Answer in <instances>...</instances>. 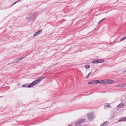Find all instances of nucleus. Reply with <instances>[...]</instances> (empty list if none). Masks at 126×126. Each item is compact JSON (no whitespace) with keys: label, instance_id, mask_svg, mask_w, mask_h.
Here are the masks:
<instances>
[{"label":"nucleus","instance_id":"nucleus-1","mask_svg":"<svg viewBox=\"0 0 126 126\" xmlns=\"http://www.w3.org/2000/svg\"><path fill=\"white\" fill-rule=\"evenodd\" d=\"M114 81L111 80H104L101 81L99 80H94L88 82V83L89 84H96L99 83L102 84H109L113 83Z\"/></svg>","mask_w":126,"mask_h":126},{"label":"nucleus","instance_id":"nucleus-2","mask_svg":"<svg viewBox=\"0 0 126 126\" xmlns=\"http://www.w3.org/2000/svg\"><path fill=\"white\" fill-rule=\"evenodd\" d=\"M44 77H41L38 78L32 83L28 84V87L30 88L34 85H37V83H39L40 81L44 79Z\"/></svg>","mask_w":126,"mask_h":126},{"label":"nucleus","instance_id":"nucleus-3","mask_svg":"<svg viewBox=\"0 0 126 126\" xmlns=\"http://www.w3.org/2000/svg\"><path fill=\"white\" fill-rule=\"evenodd\" d=\"M37 15L36 13H33L28 15L26 18L27 19L30 21L33 20L36 17Z\"/></svg>","mask_w":126,"mask_h":126},{"label":"nucleus","instance_id":"nucleus-4","mask_svg":"<svg viewBox=\"0 0 126 126\" xmlns=\"http://www.w3.org/2000/svg\"><path fill=\"white\" fill-rule=\"evenodd\" d=\"M88 119L90 121L92 120L93 119L95 118L94 114L93 112H91L87 115Z\"/></svg>","mask_w":126,"mask_h":126},{"label":"nucleus","instance_id":"nucleus-5","mask_svg":"<svg viewBox=\"0 0 126 126\" xmlns=\"http://www.w3.org/2000/svg\"><path fill=\"white\" fill-rule=\"evenodd\" d=\"M86 121V120L85 119H80L76 122V124L77 125L76 126H81L80 124L83 122H85Z\"/></svg>","mask_w":126,"mask_h":126},{"label":"nucleus","instance_id":"nucleus-6","mask_svg":"<svg viewBox=\"0 0 126 126\" xmlns=\"http://www.w3.org/2000/svg\"><path fill=\"white\" fill-rule=\"evenodd\" d=\"M42 30L41 29L36 32L34 35V37H35V36L37 35H38L40 34L42 32Z\"/></svg>","mask_w":126,"mask_h":126},{"label":"nucleus","instance_id":"nucleus-7","mask_svg":"<svg viewBox=\"0 0 126 126\" xmlns=\"http://www.w3.org/2000/svg\"><path fill=\"white\" fill-rule=\"evenodd\" d=\"M109 122L108 121H107L105 122L102 123L100 126H105L108 125L109 123Z\"/></svg>","mask_w":126,"mask_h":126},{"label":"nucleus","instance_id":"nucleus-8","mask_svg":"<svg viewBox=\"0 0 126 126\" xmlns=\"http://www.w3.org/2000/svg\"><path fill=\"white\" fill-rule=\"evenodd\" d=\"M126 85V84H121L117 85V87L120 88H122L125 86Z\"/></svg>","mask_w":126,"mask_h":126},{"label":"nucleus","instance_id":"nucleus-9","mask_svg":"<svg viewBox=\"0 0 126 126\" xmlns=\"http://www.w3.org/2000/svg\"><path fill=\"white\" fill-rule=\"evenodd\" d=\"M115 115L114 113H113L112 114H111L110 115V117L109 119V120H111L113 119Z\"/></svg>","mask_w":126,"mask_h":126},{"label":"nucleus","instance_id":"nucleus-10","mask_svg":"<svg viewBox=\"0 0 126 126\" xmlns=\"http://www.w3.org/2000/svg\"><path fill=\"white\" fill-rule=\"evenodd\" d=\"M124 105V104L123 103H121L117 105V107L118 108H120L123 106Z\"/></svg>","mask_w":126,"mask_h":126},{"label":"nucleus","instance_id":"nucleus-11","mask_svg":"<svg viewBox=\"0 0 126 126\" xmlns=\"http://www.w3.org/2000/svg\"><path fill=\"white\" fill-rule=\"evenodd\" d=\"M26 57V56L24 57H21L20 58H19L18 59L16 60V62H18L20 61L21 60H22L23 59L25 58Z\"/></svg>","mask_w":126,"mask_h":126},{"label":"nucleus","instance_id":"nucleus-12","mask_svg":"<svg viewBox=\"0 0 126 126\" xmlns=\"http://www.w3.org/2000/svg\"><path fill=\"white\" fill-rule=\"evenodd\" d=\"M126 120V117L122 118L121 119L119 120L118 122H120L121 121H124Z\"/></svg>","mask_w":126,"mask_h":126},{"label":"nucleus","instance_id":"nucleus-13","mask_svg":"<svg viewBox=\"0 0 126 126\" xmlns=\"http://www.w3.org/2000/svg\"><path fill=\"white\" fill-rule=\"evenodd\" d=\"M98 61L97 60H95L92 62V63L94 64H97L98 63Z\"/></svg>","mask_w":126,"mask_h":126},{"label":"nucleus","instance_id":"nucleus-14","mask_svg":"<svg viewBox=\"0 0 126 126\" xmlns=\"http://www.w3.org/2000/svg\"><path fill=\"white\" fill-rule=\"evenodd\" d=\"M98 60V63H103L104 62V60H100V59H99Z\"/></svg>","mask_w":126,"mask_h":126},{"label":"nucleus","instance_id":"nucleus-15","mask_svg":"<svg viewBox=\"0 0 126 126\" xmlns=\"http://www.w3.org/2000/svg\"><path fill=\"white\" fill-rule=\"evenodd\" d=\"M110 107V105L108 104H107L104 105V107L105 108H108Z\"/></svg>","mask_w":126,"mask_h":126},{"label":"nucleus","instance_id":"nucleus-16","mask_svg":"<svg viewBox=\"0 0 126 126\" xmlns=\"http://www.w3.org/2000/svg\"><path fill=\"white\" fill-rule=\"evenodd\" d=\"M28 84L23 85L22 86V87H28Z\"/></svg>","mask_w":126,"mask_h":126},{"label":"nucleus","instance_id":"nucleus-17","mask_svg":"<svg viewBox=\"0 0 126 126\" xmlns=\"http://www.w3.org/2000/svg\"><path fill=\"white\" fill-rule=\"evenodd\" d=\"M126 39V37H124L120 39L119 42L122 41H123V40H125Z\"/></svg>","mask_w":126,"mask_h":126},{"label":"nucleus","instance_id":"nucleus-18","mask_svg":"<svg viewBox=\"0 0 126 126\" xmlns=\"http://www.w3.org/2000/svg\"><path fill=\"white\" fill-rule=\"evenodd\" d=\"M85 67L87 69L89 68L90 67V65H86L85 66Z\"/></svg>","mask_w":126,"mask_h":126},{"label":"nucleus","instance_id":"nucleus-19","mask_svg":"<svg viewBox=\"0 0 126 126\" xmlns=\"http://www.w3.org/2000/svg\"><path fill=\"white\" fill-rule=\"evenodd\" d=\"M91 72H90L87 76V77H86V78H88L89 77V76H90V74L91 73Z\"/></svg>","mask_w":126,"mask_h":126},{"label":"nucleus","instance_id":"nucleus-20","mask_svg":"<svg viewBox=\"0 0 126 126\" xmlns=\"http://www.w3.org/2000/svg\"><path fill=\"white\" fill-rule=\"evenodd\" d=\"M19 1H17L16 2H14V3H13V4L12 5V6L13 5H14V4H15L16 3H17V2H19Z\"/></svg>","mask_w":126,"mask_h":126},{"label":"nucleus","instance_id":"nucleus-21","mask_svg":"<svg viewBox=\"0 0 126 126\" xmlns=\"http://www.w3.org/2000/svg\"><path fill=\"white\" fill-rule=\"evenodd\" d=\"M105 18H103V19H102L99 22V23H100V22H101V21H103V20H104L105 19Z\"/></svg>","mask_w":126,"mask_h":126},{"label":"nucleus","instance_id":"nucleus-22","mask_svg":"<svg viewBox=\"0 0 126 126\" xmlns=\"http://www.w3.org/2000/svg\"><path fill=\"white\" fill-rule=\"evenodd\" d=\"M16 36H15L14 37H13V38H12L13 40L15 39H16Z\"/></svg>","mask_w":126,"mask_h":126},{"label":"nucleus","instance_id":"nucleus-23","mask_svg":"<svg viewBox=\"0 0 126 126\" xmlns=\"http://www.w3.org/2000/svg\"><path fill=\"white\" fill-rule=\"evenodd\" d=\"M11 37H10V38H9V40H10V39H11Z\"/></svg>","mask_w":126,"mask_h":126},{"label":"nucleus","instance_id":"nucleus-24","mask_svg":"<svg viewBox=\"0 0 126 126\" xmlns=\"http://www.w3.org/2000/svg\"><path fill=\"white\" fill-rule=\"evenodd\" d=\"M125 106H126V104L125 105Z\"/></svg>","mask_w":126,"mask_h":126}]
</instances>
